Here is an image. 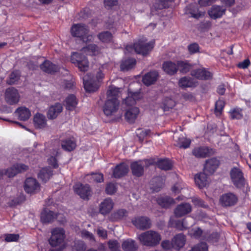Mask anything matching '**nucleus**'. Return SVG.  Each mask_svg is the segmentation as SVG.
Masks as SVG:
<instances>
[{
  "label": "nucleus",
  "instance_id": "1",
  "mask_svg": "<svg viewBox=\"0 0 251 251\" xmlns=\"http://www.w3.org/2000/svg\"><path fill=\"white\" fill-rule=\"evenodd\" d=\"M89 28L83 24H74L71 29V33L74 37L79 38L84 43L93 41L94 37L89 34Z\"/></svg>",
  "mask_w": 251,
  "mask_h": 251
},
{
  "label": "nucleus",
  "instance_id": "2",
  "mask_svg": "<svg viewBox=\"0 0 251 251\" xmlns=\"http://www.w3.org/2000/svg\"><path fill=\"white\" fill-rule=\"evenodd\" d=\"M138 239L143 246L154 247L159 244L161 236L157 232L150 230L139 235Z\"/></svg>",
  "mask_w": 251,
  "mask_h": 251
},
{
  "label": "nucleus",
  "instance_id": "3",
  "mask_svg": "<svg viewBox=\"0 0 251 251\" xmlns=\"http://www.w3.org/2000/svg\"><path fill=\"white\" fill-rule=\"evenodd\" d=\"M153 45V42L147 43L146 39L143 38L135 43L133 46L132 45L126 46V50L130 53L134 51L138 54L145 55L152 49Z\"/></svg>",
  "mask_w": 251,
  "mask_h": 251
},
{
  "label": "nucleus",
  "instance_id": "4",
  "mask_svg": "<svg viewBox=\"0 0 251 251\" xmlns=\"http://www.w3.org/2000/svg\"><path fill=\"white\" fill-rule=\"evenodd\" d=\"M104 77L101 69L97 71L96 76L90 73L87 74L83 78L84 87L86 91L89 92H95L98 89L97 81H99Z\"/></svg>",
  "mask_w": 251,
  "mask_h": 251
},
{
  "label": "nucleus",
  "instance_id": "5",
  "mask_svg": "<svg viewBox=\"0 0 251 251\" xmlns=\"http://www.w3.org/2000/svg\"><path fill=\"white\" fill-rule=\"evenodd\" d=\"M155 163V159L153 158L134 161L130 165L132 174L134 176L140 177L144 174L145 167L148 168Z\"/></svg>",
  "mask_w": 251,
  "mask_h": 251
},
{
  "label": "nucleus",
  "instance_id": "6",
  "mask_svg": "<svg viewBox=\"0 0 251 251\" xmlns=\"http://www.w3.org/2000/svg\"><path fill=\"white\" fill-rule=\"evenodd\" d=\"M71 61L76 64L79 70L85 72L89 68V62L86 57L81 53L74 52L71 55Z\"/></svg>",
  "mask_w": 251,
  "mask_h": 251
},
{
  "label": "nucleus",
  "instance_id": "7",
  "mask_svg": "<svg viewBox=\"0 0 251 251\" xmlns=\"http://www.w3.org/2000/svg\"><path fill=\"white\" fill-rule=\"evenodd\" d=\"M65 231L62 228H55L51 231V236L49 239V243L52 247L61 245L65 239Z\"/></svg>",
  "mask_w": 251,
  "mask_h": 251
},
{
  "label": "nucleus",
  "instance_id": "8",
  "mask_svg": "<svg viewBox=\"0 0 251 251\" xmlns=\"http://www.w3.org/2000/svg\"><path fill=\"white\" fill-rule=\"evenodd\" d=\"M120 102L118 100L107 98L103 106V111L105 115L110 116L114 114L118 110Z\"/></svg>",
  "mask_w": 251,
  "mask_h": 251
},
{
  "label": "nucleus",
  "instance_id": "9",
  "mask_svg": "<svg viewBox=\"0 0 251 251\" xmlns=\"http://www.w3.org/2000/svg\"><path fill=\"white\" fill-rule=\"evenodd\" d=\"M230 177L232 182L236 187L241 188L245 185V179L241 170L234 167L230 171Z\"/></svg>",
  "mask_w": 251,
  "mask_h": 251
},
{
  "label": "nucleus",
  "instance_id": "10",
  "mask_svg": "<svg viewBox=\"0 0 251 251\" xmlns=\"http://www.w3.org/2000/svg\"><path fill=\"white\" fill-rule=\"evenodd\" d=\"M219 201L223 207H231L237 203L238 198L232 193H227L220 197Z\"/></svg>",
  "mask_w": 251,
  "mask_h": 251
},
{
  "label": "nucleus",
  "instance_id": "11",
  "mask_svg": "<svg viewBox=\"0 0 251 251\" xmlns=\"http://www.w3.org/2000/svg\"><path fill=\"white\" fill-rule=\"evenodd\" d=\"M75 192L84 200H88L92 195V190L88 184H76L74 186Z\"/></svg>",
  "mask_w": 251,
  "mask_h": 251
},
{
  "label": "nucleus",
  "instance_id": "12",
  "mask_svg": "<svg viewBox=\"0 0 251 251\" xmlns=\"http://www.w3.org/2000/svg\"><path fill=\"white\" fill-rule=\"evenodd\" d=\"M20 97L18 90L14 87H9L5 91V99L9 104H17L19 101Z\"/></svg>",
  "mask_w": 251,
  "mask_h": 251
},
{
  "label": "nucleus",
  "instance_id": "13",
  "mask_svg": "<svg viewBox=\"0 0 251 251\" xmlns=\"http://www.w3.org/2000/svg\"><path fill=\"white\" fill-rule=\"evenodd\" d=\"M133 224L141 230H145L151 227V223L150 219L147 217L140 216L132 220Z\"/></svg>",
  "mask_w": 251,
  "mask_h": 251
},
{
  "label": "nucleus",
  "instance_id": "14",
  "mask_svg": "<svg viewBox=\"0 0 251 251\" xmlns=\"http://www.w3.org/2000/svg\"><path fill=\"white\" fill-rule=\"evenodd\" d=\"M192 210L191 205L187 202H183L177 205L174 209L175 216L177 218L182 217L189 213Z\"/></svg>",
  "mask_w": 251,
  "mask_h": 251
},
{
  "label": "nucleus",
  "instance_id": "15",
  "mask_svg": "<svg viewBox=\"0 0 251 251\" xmlns=\"http://www.w3.org/2000/svg\"><path fill=\"white\" fill-rule=\"evenodd\" d=\"M114 204V202L111 198H105L99 204V211L100 213L103 215L108 214L113 208Z\"/></svg>",
  "mask_w": 251,
  "mask_h": 251
},
{
  "label": "nucleus",
  "instance_id": "16",
  "mask_svg": "<svg viewBox=\"0 0 251 251\" xmlns=\"http://www.w3.org/2000/svg\"><path fill=\"white\" fill-rule=\"evenodd\" d=\"M24 188L26 192L31 194L39 190L40 185L35 178L29 177L25 182Z\"/></svg>",
  "mask_w": 251,
  "mask_h": 251
},
{
  "label": "nucleus",
  "instance_id": "17",
  "mask_svg": "<svg viewBox=\"0 0 251 251\" xmlns=\"http://www.w3.org/2000/svg\"><path fill=\"white\" fill-rule=\"evenodd\" d=\"M226 11V8L225 6L214 5L211 7L208 13L212 19H216L225 14Z\"/></svg>",
  "mask_w": 251,
  "mask_h": 251
},
{
  "label": "nucleus",
  "instance_id": "18",
  "mask_svg": "<svg viewBox=\"0 0 251 251\" xmlns=\"http://www.w3.org/2000/svg\"><path fill=\"white\" fill-rule=\"evenodd\" d=\"M219 164V160L215 158H212L206 161L204 172L207 175H211L215 171Z\"/></svg>",
  "mask_w": 251,
  "mask_h": 251
},
{
  "label": "nucleus",
  "instance_id": "19",
  "mask_svg": "<svg viewBox=\"0 0 251 251\" xmlns=\"http://www.w3.org/2000/svg\"><path fill=\"white\" fill-rule=\"evenodd\" d=\"M191 75L196 78L201 80L209 79L212 76V74L204 68L193 70L191 71Z\"/></svg>",
  "mask_w": 251,
  "mask_h": 251
},
{
  "label": "nucleus",
  "instance_id": "20",
  "mask_svg": "<svg viewBox=\"0 0 251 251\" xmlns=\"http://www.w3.org/2000/svg\"><path fill=\"white\" fill-rule=\"evenodd\" d=\"M142 95L139 92L129 91L128 96L124 100V103L127 106H132L135 104L136 101L139 100Z\"/></svg>",
  "mask_w": 251,
  "mask_h": 251
},
{
  "label": "nucleus",
  "instance_id": "21",
  "mask_svg": "<svg viewBox=\"0 0 251 251\" xmlns=\"http://www.w3.org/2000/svg\"><path fill=\"white\" fill-rule=\"evenodd\" d=\"M128 172V166L125 163H121L113 169V176L115 178H120L126 175Z\"/></svg>",
  "mask_w": 251,
  "mask_h": 251
},
{
  "label": "nucleus",
  "instance_id": "22",
  "mask_svg": "<svg viewBox=\"0 0 251 251\" xmlns=\"http://www.w3.org/2000/svg\"><path fill=\"white\" fill-rule=\"evenodd\" d=\"M158 76V74L157 71H151L143 77L142 81L146 85L149 86L153 84L156 81Z\"/></svg>",
  "mask_w": 251,
  "mask_h": 251
},
{
  "label": "nucleus",
  "instance_id": "23",
  "mask_svg": "<svg viewBox=\"0 0 251 251\" xmlns=\"http://www.w3.org/2000/svg\"><path fill=\"white\" fill-rule=\"evenodd\" d=\"M63 107L60 103H56L51 106L48 112V117L50 119H54L62 111Z\"/></svg>",
  "mask_w": 251,
  "mask_h": 251
},
{
  "label": "nucleus",
  "instance_id": "24",
  "mask_svg": "<svg viewBox=\"0 0 251 251\" xmlns=\"http://www.w3.org/2000/svg\"><path fill=\"white\" fill-rule=\"evenodd\" d=\"M172 240V244L174 245L173 248L177 251L184 246L186 241L185 237L182 233L176 235Z\"/></svg>",
  "mask_w": 251,
  "mask_h": 251
},
{
  "label": "nucleus",
  "instance_id": "25",
  "mask_svg": "<svg viewBox=\"0 0 251 251\" xmlns=\"http://www.w3.org/2000/svg\"><path fill=\"white\" fill-rule=\"evenodd\" d=\"M57 217V215L53 211L45 209L41 214V220L43 223L52 222Z\"/></svg>",
  "mask_w": 251,
  "mask_h": 251
},
{
  "label": "nucleus",
  "instance_id": "26",
  "mask_svg": "<svg viewBox=\"0 0 251 251\" xmlns=\"http://www.w3.org/2000/svg\"><path fill=\"white\" fill-rule=\"evenodd\" d=\"M34 125L36 128H43L47 126L45 116L40 113H36L33 118Z\"/></svg>",
  "mask_w": 251,
  "mask_h": 251
},
{
  "label": "nucleus",
  "instance_id": "27",
  "mask_svg": "<svg viewBox=\"0 0 251 251\" xmlns=\"http://www.w3.org/2000/svg\"><path fill=\"white\" fill-rule=\"evenodd\" d=\"M139 113V109L137 107L128 109L125 113V118L129 123H133L135 122Z\"/></svg>",
  "mask_w": 251,
  "mask_h": 251
},
{
  "label": "nucleus",
  "instance_id": "28",
  "mask_svg": "<svg viewBox=\"0 0 251 251\" xmlns=\"http://www.w3.org/2000/svg\"><path fill=\"white\" fill-rule=\"evenodd\" d=\"M15 114L18 117L19 119L22 121L28 120L31 116L30 110L25 107L18 108L16 110Z\"/></svg>",
  "mask_w": 251,
  "mask_h": 251
},
{
  "label": "nucleus",
  "instance_id": "29",
  "mask_svg": "<svg viewBox=\"0 0 251 251\" xmlns=\"http://www.w3.org/2000/svg\"><path fill=\"white\" fill-rule=\"evenodd\" d=\"M162 68L164 72L170 75L175 74L178 71L177 62L166 61L163 64Z\"/></svg>",
  "mask_w": 251,
  "mask_h": 251
},
{
  "label": "nucleus",
  "instance_id": "30",
  "mask_svg": "<svg viewBox=\"0 0 251 251\" xmlns=\"http://www.w3.org/2000/svg\"><path fill=\"white\" fill-rule=\"evenodd\" d=\"M128 215L127 211L125 209H119L114 211L110 216L112 221H118L126 218Z\"/></svg>",
  "mask_w": 251,
  "mask_h": 251
},
{
  "label": "nucleus",
  "instance_id": "31",
  "mask_svg": "<svg viewBox=\"0 0 251 251\" xmlns=\"http://www.w3.org/2000/svg\"><path fill=\"white\" fill-rule=\"evenodd\" d=\"M207 175L205 172L197 174L195 176L196 184L200 188H202L207 184Z\"/></svg>",
  "mask_w": 251,
  "mask_h": 251
},
{
  "label": "nucleus",
  "instance_id": "32",
  "mask_svg": "<svg viewBox=\"0 0 251 251\" xmlns=\"http://www.w3.org/2000/svg\"><path fill=\"white\" fill-rule=\"evenodd\" d=\"M41 69L47 73H52L56 72L58 70V68L55 65L52 64L48 60H45L40 65Z\"/></svg>",
  "mask_w": 251,
  "mask_h": 251
},
{
  "label": "nucleus",
  "instance_id": "33",
  "mask_svg": "<svg viewBox=\"0 0 251 251\" xmlns=\"http://www.w3.org/2000/svg\"><path fill=\"white\" fill-rule=\"evenodd\" d=\"M163 186V180L159 176L152 179L151 181V189L153 192H157L160 190Z\"/></svg>",
  "mask_w": 251,
  "mask_h": 251
},
{
  "label": "nucleus",
  "instance_id": "34",
  "mask_svg": "<svg viewBox=\"0 0 251 251\" xmlns=\"http://www.w3.org/2000/svg\"><path fill=\"white\" fill-rule=\"evenodd\" d=\"M122 248L125 251H136L138 249V246L135 241L128 239L123 242Z\"/></svg>",
  "mask_w": 251,
  "mask_h": 251
},
{
  "label": "nucleus",
  "instance_id": "35",
  "mask_svg": "<svg viewBox=\"0 0 251 251\" xmlns=\"http://www.w3.org/2000/svg\"><path fill=\"white\" fill-rule=\"evenodd\" d=\"M136 64V60L134 58H128L123 60L121 64V69L123 71H127L133 68Z\"/></svg>",
  "mask_w": 251,
  "mask_h": 251
},
{
  "label": "nucleus",
  "instance_id": "36",
  "mask_svg": "<svg viewBox=\"0 0 251 251\" xmlns=\"http://www.w3.org/2000/svg\"><path fill=\"white\" fill-rule=\"evenodd\" d=\"M77 103V102L76 99V97L74 95H70L66 99L65 106L66 109L68 110H74L76 107Z\"/></svg>",
  "mask_w": 251,
  "mask_h": 251
},
{
  "label": "nucleus",
  "instance_id": "37",
  "mask_svg": "<svg viewBox=\"0 0 251 251\" xmlns=\"http://www.w3.org/2000/svg\"><path fill=\"white\" fill-rule=\"evenodd\" d=\"M154 164H156L159 168L164 170H169L171 169L172 164L170 161L168 159H162L156 161Z\"/></svg>",
  "mask_w": 251,
  "mask_h": 251
},
{
  "label": "nucleus",
  "instance_id": "38",
  "mask_svg": "<svg viewBox=\"0 0 251 251\" xmlns=\"http://www.w3.org/2000/svg\"><path fill=\"white\" fill-rule=\"evenodd\" d=\"M61 147L65 151H70L75 149L76 143L74 139H68L62 141Z\"/></svg>",
  "mask_w": 251,
  "mask_h": 251
},
{
  "label": "nucleus",
  "instance_id": "39",
  "mask_svg": "<svg viewBox=\"0 0 251 251\" xmlns=\"http://www.w3.org/2000/svg\"><path fill=\"white\" fill-rule=\"evenodd\" d=\"M106 95L107 98L118 100V98L120 95V89L114 86H110L107 91Z\"/></svg>",
  "mask_w": 251,
  "mask_h": 251
},
{
  "label": "nucleus",
  "instance_id": "40",
  "mask_svg": "<svg viewBox=\"0 0 251 251\" xmlns=\"http://www.w3.org/2000/svg\"><path fill=\"white\" fill-rule=\"evenodd\" d=\"M52 175V171L49 168H45L42 169L38 174V178L46 182Z\"/></svg>",
  "mask_w": 251,
  "mask_h": 251
},
{
  "label": "nucleus",
  "instance_id": "41",
  "mask_svg": "<svg viewBox=\"0 0 251 251\" xmlns=\"http://www.w3.org/2000/svg\"><path fill=\"white\" fill-rule=\"evenodd\" d=\"M193 153L197 157H206L209 154L210 151L207 148H198L193 150Z\"/></svg>",
  "mask_w": 251,
  "mask_h": 251
},
{
  "label": "nucleus",
  "instance_id": "42",
  "mask_svg": "<svg viewBox=\"0 0 251 251\" xmlns=\"http://www.w3.org/2000/svg\"><path fill=\"white\" fill-rule=\"evenodd\" d=\"M177 67L178 70L181 73L185 74L188 72L192 68V66L187 61H177Z\"/></svg>",
  "mask_w": 251,
  "mask_h": 251
},
{
  "label": "nucleus",
  "instance_id": "43",
  "mask_svg": "<svg viewBox=\"0 0 251 251\" xmlns=\"http://www.w3.org/2000/svg\"><path fill=\"white\" fill-rule=\"evenodd\" d=\"M157 203L162 207L168 208L174 203V201L169 197H161L158 199Z\"/></svg>",
  "mask_w": 251,
  "mask_h": 251
},
{
  "label": "nucleus",
  "instance_id": "44",
  "mask_svg": "<svg viewBox=\"0 0 251 251\" xmlns=\"http://www.w3.org/2000/svg\"><path fill=\"white\" fill-rule=\"evenodd\" d=\"M82 52L88 55H96L99 52V48L95 44H90L82 49Z\"/></svg>",
  "mask_w": 251,
  "mask_h": 251
},
{
  "label": "nucleus",
  "instance_id": "45",
  "mask_svg": "<svg viewBox=\"0 0 251 251\" xmlns=\"http://www.w3.org/2000/svg\"><path fill=\"white\" fill-rule=\"evenodd\" d=\"M20 77V74L19 71H13L10 74L9 78L7 80V83L9 85L14 84L19 81Z\"/></svg>",
  "mask_w": 251,
  "mask_h": 251
},
{
  "label": "nucleus",
  "instance_id": "46",
  "mask_svg": "<svg viewBox=\"0 0 251 251\" xmlns=\"http://www.w3.org/2000/svg\"><path fill=\"white\" fill-rule=\"evenodd\" d=\"M98 38L102 42H109L112 40V35L109 31H104L98 35Z\"/></svg>",
  "mask_w": 251,
  "mask_h": 251
},
{
  "label": "nucleus",
  "instance_id": "47",
  "mask_svg": "<svg viewBox=\"0 0 251 251\" xmlns=\"http://www.w3.org/2000/svg\"><path fill=\"white\" fill-rule=\"evenodd\" d=\"M175 0H157L155 3L154 7L158 9H162L167 8L169 6L170 2L174 1Z\"/></svg>",
  "mask_w": 251,
  "mask_h": 251
},
{
  "label": "nucleus",
  "instance_id": "48",
  "mask_svg": "<svg viewBox=\"0 0 251 251\" xmlns=\"http://www.w3.org/2000/svg\"><path fill=\"white\" fill-rule=\"evenodd\" d=\"M87 176L90 177V182L100 183L103 181V176L101 173H92L90 174H88Z\"/></svg>",
  "mask_w": 251,
  "mask_h": 251
},
{
  "label": "nucleus",
  "instance_id": "49",
  "mask_svg": "<svg viewBox=\"0 0 251 251\" xmlns=\"http://www.w3.org/2000/svg\"><path fill=\"white\" fill-rule=\"evenodd\" d=\"M86 245L82 241H75L72 247L73 251H85Z\"/></svg>",
  "mask_w": 251,
  "mask_h": 251
},
{
  "label": "nucleus",
  "instance_id": "50",
  "mask_svg": "<svg viewBox=\"0 0 251 251\" xmlns=\"http://www.w3.org/2000/svg\"><path fill=\"white\" fill-rule=\"evenodd\" d=\"M163 105L164 110L167 111L173 108L176 105V102L172 99L166 98L163 100Z\"/></svg>",
  "mask_w": 251,
  "mask_h": 251
},
{
  "label": "nucleus",
  "instance_id": "51",
  "mask_svg": "<svg viewBox=\"0 0 251 251\" xmlns=\"http://www.w3.org/2000/svg\"><path fill=\"white\" fill-rule=\"evenodd\" d=\"M190 143V139L181 137L178 139L177 146L180 148L186 149L189 147Z\"/></svg>",
  "mask_w": 251,
  "mask_h": 251
},
{
  "label": "nucleus",
  "instance_id": "52",
  "mask_svg": "<svg viewBox=\"0 0 251 251\" xmlns=\"http://www.w3.org/2000/svg\"><path fill=\"white\" fill-rule=\"evenodd\" d=\"M225 106V102L222 100H219L215 103V113L217 116H220Z\"/></svg>",
  "mask_w": 251,
  "mask_h": 251
},
{
  "label": "nucleus",
  "instance_id": "53",
  "mask_svg": "<svg viewBox=\"0 0 251 251\" xmlns=\"http://www.w3.org/2000/svg\"><path fill=\"white\" fill-rule=\"evenodd\" d=\"M179 86L181 87H190L192 86L190 79L187 77H183L179 81Z\"/></svg>",
  "mask_w": 251,
  "mask_h": 251
},
{
  "label": "nucleus",
  "instance_id": "54",
  "mask_svg": "<svg viewBox=\"0 0 251 251\" xmlns=\"http://www.w3.org/2000/svg\"><path fill=\"white\" fill-rule=\"evenodd\" d=\"M175 226L180 230L187 229L188 227V225L186 223V220H177L175 221Z\"/></svg>",
  "mask_w": 251,
  "mask_h": 251
},
{
  "label": "nucleus",
  "instance_id": "55",
  "mask_svg": "<svg viewBox=\"0 0 251 251\" xmlns=\"http://www.w3.org/2000/svg\"><path fill=\"white\" fill-rule=\"evenodd\" d=\"M108 246L110 251H119L120 244L116 240H110L108 242Z\"/></svg>",
  "mask_w": 251,
  "mask_h": 251
},
{
  "label": "nucleus",
  "instance_id": "56",
  "mask_svg": "<svg viewBox=\"0 0 251 251\" xmlns=\"http://www.w3.org/2000/svg\"><path fill=\"white\" fill-rule=\"evenodd\" d=\"M231 119H240L242 118L243 115L241 113V110L240 109H234L230 112Z\"/></svg>",
  "mask_w": 251,
  "mask_h": 251
},
{
  "label": "nucleus",
  "instance_id": "57",
  "mask_svg": "<svg viewBox=\"0 0 251 251\" xmlns=\"http://www.w3.org/2000/svg\"><path fill=\"white\" fill-rule=\"evenodd\" d=\"M117 188L115 184L109 183L107 184L105 192L108 195H112L116 192Z\"/></svg>",
  "mask_w": 251,
  "mask_h": 251
},
{
  "label": "nucleus",
  "instance_id": "58",
  "mask_svg": "<svg viewBox=\"0 0 251 251\" xmlns=\"http://www.w3.org/2000/svg\"><path fill=\"white\" fill-rule=\"evenodd\" d=\"M207 246L205 243L202 242L193 247L190 251H207Z\"/></svg>",
  "mask_w": 251,
  "mask_h": 251
},
{
  "label": "nucleus",
  "instance_id": "59",
  "mask_svg": "<svg viewBox=\"0 0 251 251\" xmlns=\"http://www.w3.org/2000/svg\"><path fill=\"white\" fill-rule=\"evenodd\" d=\"M192 201L196 206L204 208L208 207L207 205L205 204L204 201L199 198L194 197L192 198Z\"/></svg>",
  "mask_w": 251,
  "mask_h": 251
},
{
  "label": "nucleus",
  "instance_id": "60",
  "mask_svg": "<svg viewBox=\"0 0 251 251\" xmlns=\"http://www.w3.org/2000/svg\"><path fill=\"white\" fill-rule=\"evenodd\" d=\"M189 52L192 53H195L199 51L200 47L198 44L193 43L188 47Z\"/></svg>",
  "mask_w": 251,
  "mask_h": 251
},
{
  "label": "nucleus",
  "instance_id": "61",
  "mask_svg": "<svg viewBox=\"0 0 251 251\" xmlns=\"http://www.w3.org/2000/svg\"><path fill=\"white\" fill-rule=\"evenodd\" d=\"M173 246L172 241L170 242L168 240H164L161 243V247L165 250H170L173 248Z\"/></svg>",
  "mask_w": 251,
  "mask_h": 251
},
{
  "label": "nucleus",
  "instance_id": "62",
  "mask_svg": "<svg viewBox=\"0 0 251 251\" xmlns=\"http://www.w3.org/2000/svg\"><path fill=\"white\" fill-rule=\"evenodd\" d=\"M5 240L7 242L16 241L18 240L19 236L18 234H9L5 235Z\"/></svg>",
  "mask_w": 251,
  "mask_h": 251
},
{
  "label": "nucleus",
  "instance_id": "63",
  "mask_svg": "<svg viewBox=\"0 0 251 251\" xmlns=\"http://www.w3.org/2000/svg\"><path fill=\"white\" fill-rule=\"evenodd\" d=\"M14 165L18 173L25 172L26 171L28 168L27 166L23 164H17Z\"/></svg>",
  "mask_w": 251,
  "mask_h": 251
},
{
  "label": "nucleus",
  "instance_id": "64",
  "mask_svg": "<svg viewBox=\"0 0 251 251\" xmlns=\"http://www.w3.org/2000/svg\"><path fill=\"white\" fill-rule=\"evenodd\" d=\"M17 174L18 172L16 170V168H15L14 165H13L12 167L8 169L6 172V174L9 177H13Z\"/></svg>",
  "mask_w": 251,
  "mask_h": 251
}]
</instances>
